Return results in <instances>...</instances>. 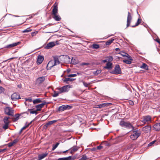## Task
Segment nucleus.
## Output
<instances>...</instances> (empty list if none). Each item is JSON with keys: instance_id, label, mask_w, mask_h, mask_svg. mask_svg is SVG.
Listing matches in <instances>:
<instances>
[{"instance_id": "obj_1", "label": "nucleus", "mask_w": 160, "mask_h": 160, "mask_svg": "<svg viewBox=\"0 0 160 160\" xmlns=\"http://www.w3.org/2000/svg\"><path fill=\"white\" fill-rule=\"evenodd\" d=\"M52 18L56 21H59L61 19L58 14V8L57 5H54L52 10Z\"/></svg>"}, {"instance_id": "obj_2", "label": "nucleus", "mask_w": 160, "mask_h": 160, "mask_svg": "<svg viewBox=\"0 0 160 160\" xmlns=\"http://www.w3.org/2000/svg\"><path fill=\"white\" fill-rule=\"evenodd\" d=\"M141 134V132L139 130L136 129H134L130 136V138L133 140H135L140 136Z\"/></svg>"}, {"instance_id": "obj_3", "label": "nucleus", "mask_w": 160, "mask_h": 160, "mask_svg": "<svg viewBox=\"0 0 160 160\" xmlns=\"http://www.w3.org/2000/svg\"><path fill=\"white\" fill-rule=\"evenodd\" d=\"M119 124L122 127L128 128H132L133 129V127L130 123L128 122H125L123 120H122L120 121Z\"/></svg>"}, {"instance_id": "obj_4", "label": "nucleus", "mask_w": 160, "mask_h": 160, "mask_svg": "<svg viewBox=\"0 0 160 160\" xmlns=\"http://www.w3.org/2000/svg\"><path fill=\"white\" fill-rule=\"evenodd\" d=\"M141 122L144 124H149L151 122V118L150 116L143 117L142 118Z\"/></svg>"}, {"instance_id": "obj_5", "label": "nucleus", "mask_w": 160, "mask_h": 160, "mask_svg": "<svg viewBox=\"0 0 160 160\" xmlns=\"http://www.w3.org/2000/svg\"><path fill=\"white\" fill-rule=\"evenodd\" d=\"M121 72H122L120 67L119 65L118 64H116L115 66L114 70L112 71L111 72V73L118 74H120Z\"/></svg>"}, {"instance_id": "obj_6", "label": "nucleus", "mask_w": 160, "mask_h": 160, "mask_svg": "<svg viewBox=\"0 0 160 160\" xmlns=\"http://www.w3.org/2000/svg\"><path fill=\"white\" fill-rule=\"evenodd\" d=\"M4 110L5 113L9 115H12L14 111L12 108L9 107H6Z\"/></svg>"}, {"instance_id": "obj_7", "label": "nucleus", "mask_w": 160, "mask_h": 160, "mask_svg": "<svg viewBox=\"0 0 160 160\" xmlns=\"http://www.w3.org/2000/svg\"><path fill=\"white\" fill-rule=\"evenodd\" d=\"M48 103L45 101H43L42 103L39 105H37L35 106L36 108V110L37 111H40L41 109L44 107V106Z\"/></svg>"}, {"instance_id": "obj_8", "label": "nucleus", "mask_w": 160, "mask_h": 160, "mask_svg": "<svg viewBox=\"0 0 160 160\" xmlns=\"http://www.w3.org/2000/svg\"><path fill=\"white\" fill-rule=\"evenodd\" d=\"M132 18V16L130 12H128V15L127 17V27H128L130 26V23L131 22Z\"/></svg>"}, {"instance_id": "obj_9", "label": "nucleus", "mask_w": 160, "mask_h": 160, "mask_svg": "<svg viewBox=\"0 0 160 160\" xmlns=\"http://www.w3.org/2000/svg\"><path fill=\"white\" fill-rule=\"evenodd\" d=\"M68 87L69 86L65 85L61 88H58L57 89L59 90V92L62 93L64 92H68Z\"/></svg>"}, {"instance_id": "obj_10", "label": "nucleus", "mask_w": 160, "mask_h": 160, "mask_svg": "<svg viewBox=\"0 0 160 160\" xmlns=\"http://www.w3.org/2000/svg\"><path fill=\"white\" fill-rule=\"evenodd\" d=\"M11 98L12 99L13 101H16L20 98L19 94L16 93H14L12 94L11 96Z\"/></svg>"}, {"instance_id": "obj_11", "label": "nucleus", "mask_w": 160, "mask_h": 160, "mask_svg": "<svg viewBox=\"0 0 160 160\" xmlns=\"http://www.w3.org/2000/svg\"><path fill=\"white\" fill-rule=\"evenodd\" d=\"M45 77H42L38 78L36 81V83L38 84H40L42 83L45 80Z\"/></svg>"}, {"instance_id": "obj_12", "label": "nucleus", "mask_w": 160, "mask_h": 160, "mask_svg": "<svg viewBox=\"0 0 160 160\" xmlns=\"http://www.w3.org/2000/svg\"><path fill=\"white\" fill-rule=\"evenodd\" d=\"M111 104H112L110 103H104L99 105H97L96 106V107L97 108H100L105 107L108 106Z\"/></svg>"}, {"instance_id": "obj_13", "label": "nucleus", "mask_w": 160, "mask_h": 160, "mask_svg": "<svg viewBox=\"0 0 160 160\" xmlns=\"http://www.w3.org/2000/svg\"><path fill=\"white\" fill-rule=\"evenodd\" d=\"M55 44L54 42H50L47 44L46 46L45 47V48L46 49H49L55 46Z\"/></svg>"}, {"instance_id": "obj_14", "label": "nucleus", "mask_w": 160, "mask_h": 160, "mask_svg": "<svg viewBox=\"0 0 160 160\" xmlns=\"http://www.w3.org/2000/svg\"><path fill=\"white\" fill-rule=\"evenodd\" d=\"M75 79H76L74 78H71L69 77H67V75H66L65 76V79L63 80V81L66 83H68L69 81L72 82L74 80H75Z\"/></svg>"}, {"instance_id": "obj_15", "label": "nucleus", "mask_w": 160, "mask_h": 160, "mask_svg": "<svg viewBox=\"0 0 160 160\" xmlns=\"http://www.w3.org/2000/svg\"><path fill=\"white\" fill-rule=\"evenodd\" d=\"M54 66H55V65L54 63V61H53V60H51L48 62L47 64V69H50Z\"/></svg>"}, {"instance_id": "obj_16", "label": "nucleus", "mask_w": 160, "mask_h": 160, "mask_svg": "<svg viewBox=\"0 0 160 160\" xmlns=\"http://www.w3.org/2000/svg\"><path fill=\"white\" fill-rule=\"evenodd\" d=\"M151 129V127L150 126H146L142 128V131L146 133L149 132Z\"/></svg>"}, {"instance_id": "obj_17", "label": "nucleus", "mask_w": 160, "mask_h": 160, "mask_svg": "<svg viewBox=\"0 0 160 160\" xmlns=\"http://www.w3.org/2000/svg\"><path fill=\"white\" fill-rule=\"evenodd\" d=\"M48 153L46 152L45 153L39 155L38 156V160H42L46 157L48 155Z\"/></svg>"}, {"instance_id": "obj_18", "label": "nucleus", "mask_w": 160, "mask_h": 160, "mask_svg": "<svg viewBox=\"0 0 160 160\" xmlns=\"http://www.w3.org/2000/svg\"><path fill=\"white\" fill-rule=\"evenodd\" d=\"M44 60V57L43 56L39 55L38 57L37 60V63L38 64H41Z\"/></svg>"}, {"instance_id": "obj_19", "label": "nucleus", "mask_w": 160, "mask_h": 160, "mask_svg": "<svg viewBox=\"0 0 160 160\" xmlns=\"http://www.w3.org/2000/svg\"><path fill=\"white\" fill-rule=\"evenodd\" d=\"M79 149V148L75 146H74L70 149L71 150L70 153L73 154L74 152H76Z\"/></svg>"}, {"instance_id": "obj_20", "label": "nucleus", "mask_w": 160, "mask_h": 160, "mask_svg": "<svg viewBox=\"0 0 160 160\" xmlns=\"http://www.w3.org/2000/svg\"><path fill=\"white\" fill-rule=\"evenodd\" d=\"M20 42H17L14 43L12 44H11L8 45H7L6 46V48H10L16 46L20 43Z\"/></svg>"}, {"instance_id": "obj_21", "label": "nucleus", "mask_w": 160, "mask_h": 160, "mask_svg": "<svg viewBox=\"0 0 160 160\" xmlns=\"http://www.w3.org/2000/svg\"><path fill=\"white\" fill-rule=\"evenodd\" d=\"M112 64L110 62H108L106 64V66L104 67V68L110 69H112Z\"/></svg>"}, {"instance_id": "obj_22", "label": "nucleus", "mask_w": 160, "mask_h": 160, "mask_svg": "<svg viewBox=\"0 0 160 160\" xmlns=\"http://www.w3.org/2000/svg\"><path fill=\"white\" fill-rule=\"evenodd\" d=\"M68 105H62L59 107L58 110L60 111H63L66 110L69 107Z\"/></svg>"}, {"instance_id": "obj_23", "label": "nucleus", "mask_w": 160, "mask_h": 160, "mask_svg": "<svg viewBox=\"0 0 160 160\" xmlns=\"http://www.w3.org/2000/svg\"><path fill=\"white\" fill-rule=\"evenodd\" d=\"M154 129L157 131L160 130V122L155 124L153 126Z\"/></svg>"}, {"instance_id": "obj_24", "label": "nucleus", "mask_w": 160, "mask_h": 160, "mask_svg": "<svg viewBox=\"0 0 160 160\" xmlns=\"http://www.w3.org/2000/svg\"><path fill=\"white\" fill-rule=\"evenodd\" d=\"M54 63L55 65L59 64L60 63V61L59 60L58 58L57 57H53Z\"/></svg>"}, {"instance_id": "obj_25", "label": "nucleus", "mask_w": 160, "mask_h": 160, "mask_svg": "<svg viewBox=\"0 0 160 160\" xmlns=\"http://www.w3.org/2000/svg\"><path fill=\"white\" fill-rule=\"evenodd\" d=\"M141 68H142L146 70H148V66L147 64L144 63H143L142 65L140 67Z\"/></svg>"}, {"instance_id": "obj_26", "label": "nucleus", "mask_w": 160, "mask_h": 160, "mask_svg": "<svg viewBox=\"0 0 160 160\" xmlns=\"http://www.w3.org/2000/svg\"><path fill=\"white\" fill-rule=\"evenodd\" d=\"M58 120H54L52 121H50L46 124L45 126H46V127H48V126L53 124V123L56 122Z\"/></svg>"}, {"instance_id": "obj_27", "label": "nucleus", "mask_w": 160, "mask_h": 160, "mask_svg": "<svg viewBox=\"0 0 160 160\" xmlns=\"http://www.w3.org/2000/svg\"><path fill=\"white\" fill-rule=\"evenodd\" d=\"M42 102V100L40 98H38L33 101V102L34 104Z\"/></svg>"}, {"instance_id": "obj_28", "label": "nucleus", "mask_w": 160, "mask_h": 160, "mask_svg": "<svg viewBox=\"0 0 160 160\" xmlns=\"http://www.w3.org/2000/svg\"><path fill=\"white\" fill-rule=\"evenodd\" d=\"M28 111H29L30 114H35L36 115L37 114V112L36 110H33V109H28Z\"/></svg>"}, {"instance_id": "obj_29", "label": "nucleus", "mask_w": 160, "mask_h": 160, "mask_svg": "<svg viewBox=\"0 0 160 160\" xmlns=\"http://www.w3.org/2000/svg\"><path fill=\"white\" fill-rule=\"evenodd\" d=\"M89 158L87 157L86 155L84 154L82 156L81 158L79 159V160H87Z\"/></svg>"}, {"instance_id": "obj_30", "label": "nucleus", "mask_w": 160, "mask_h": 160, "mask_svg": "<svg viewBox=\"0 0 160 160\" xmlns=\"http://www.w3.org/2000/svg\"><path fill=\"white\" fill-rule=\"evenodd\" d=\"M71 157L69 156L66 158H59L58 159V160H71Z\"/></svg>"}, {"instance_id": "obj_31", "label": "nucleus", "mask_w": 160, "mask_h": 160, "mask_svg": "<svg viewBox=\"0 0 160 160\" xmlns=\"http://www.w3.org/2000/svg\"><path fill=\"white\" fill-rule=\"evenodd\" d=\"M114 40V39L112 38L111 39L108 40L106 42V45H110L113 42V41Z\"/></svg>"}, {"instance_id": "obj_32", "label": "nucleus", "mask_w": 160, "mask_h": 160, "mask_svg": "<svg viewBox=\"0 0 160 160\" xmlns=\"http://www.w3.org/2000/svg\"><path fill=\"white\" fill-rule=\"evenodd\" d=\"M78 62V61L77 59L74 58H72L71 61V63L73 64H76Z\"/></svg>"}, {"instance_id": "obj_33", "label": "nucleus", "mask_w": 160, "mask_h": 160, "mask_svg": "<svg viewBox=\"0 0 160 160\" xmlns=\"http://www.w3.org/2000/svg\"><path fill=\"white\" fill-rule=\"evenodd\" d=\"M155 143L156 145H157L158 143V142H157L156 140H154L148 144V146H152L153 145V144Z\"/></svg>"}, {"instance_id": "obj_34", "label": "nucleus", "mask_w": 160, "mask_h": 160, "mask_svg": "<svg viewBox=\"0 0 160 160\" xmlns=\"http://www.w3.org/2000/svg\"><path fill=\"white\" fill-rule=\"evenodd\" d=\"M9 118L6 117L3 119V121L5 124H9V122L8 121Z\"/></svg>"}, {"instance_id": "obj_35", "label": "nucleus", "mask_w": 160, "mask_h": 160, "mask_svg": "<svg viewBox=\"0 0 160 160\" xmlns=\"http://www.w3.org/2000/svg\"><path fill=\"white\" fill-rule=\"evenodd\" d=\"M60 93H61L59 92V90L58 92H57L56 91H54V94L52 96L54 97H55L58 96Z\"/></svg>"}, {"instance_id": "obj_36", "label": "nucleus", "mask_w": 160, "mask_h": 160, "mask_svg": "<svg viewBox=\"0 0 160 160\" xmlns=\"http://www.w3.org/2000/svg\"><path fill=\"white\" fill-rule=\"evenodd\" d=\"M141 19L140 18H138L135 25L134 26H132V27H134L135 26H138L141 22Z\"/></svg>"}, {"instance_id": "obj_37", "label": "nucleus", "mask_w": 160, "mask_h": 160, "mask_svg": "<svg viewBox=\"0 0 160 160\" xmlns=\"http://www.w3.org/2000/svg\"><path fill=\"white\" fill-rule=\"evenodd\" d=\"M132 61L131 60H122V62L126 64H130L132 63Z\"/></svg>"}, {"instance_id": "obj_38", "label": "nucleus", "mask_w": 160, "mask_h": 160, "mask_svg": "<svg viewBox=\"0 0 160 160\" xmlns=\"http://www.w3.org/2000/svg\"><path fill=\"white\" fill-rule=\"evenodd\" d=\"M101 71L100 70H98L96 71H94L93 72V74L95 75H98V74L101 73Z\"/></svg>"}, {"instance_id": "obj_39", "label": "nucleus", "mask_w": 160, "mask_h": 160, "mask_svg": "<svg viewBox=\"0 0 160 160\" xmlns=\"http://www.w3.org/2000/svg\"><path fill=\"white\" fill-rule=\"evenodd\" d=\"M32 31V29H30V28H28L25 30L22 31V32L23 33H25L30 32Z\"/></svg>"}, {"instance_id": "obj_40", "label": "nucleus", "mask_w": 160, "mask_h": 160, "mask_svg": "<svg viewBox=\"0 0 160 160\" xmlns=\"http://www.w3.org/2000/svg\"><path fill=\"white\" fill-rule=\"evenodd\" d=\"M92 47V48L94 49H98L99 48V46L97 44H93Z\"/></svg>"}, {"instance_id": "obj_41", "label": "nucleus", "mask_w": 160, "mask_h": 160, "mask_svg": "<svg viewBox=\"0 0 160 160\" xmlns=\"http://www.w3.org/2000/svg\"><path fill=\"white\" fill-rule=\"evenodd\" d=\"M59 144V143L57 142L55 145H53L52 148V150H54L58 147Z\"/></svg>"}, {"instance_id": "obj_42", "label": "nucleus", "mask_w": 160, "mask_h": 160, "mask_svg": "<svg viewBox=\"0 0 160 160\" xmlns=\"http://www.w3.org/2000/svg\"><path fill=\"white\" fill-rule=\"evenodd\" d=\"M77 76L76 74H70L67 75V77H74Z\"/></svg>"}, {"instance_id": "obj_43", "label": "nucleus", "mask_w": 160, "mask_h": 160, "mask_svg": "<svg viewBox=\"0 0 160 160\" xmlns=\"http://www.w3.org/2000/svg\"><path fill=\"white\" fill-rule=\"evenodd\" d=\"M8 125L9 124H5L3 126L2 128L6 130L8 129Z\"/></svg>"}, {"instance_id": "obj_44", "label": "nucleus", "mask_w": 160, "mask_h": 160, "mask_svg": "<svg viewBox=\"0 0 160 160\" xmlns=\"http://www.w3.org/2000/svg\"><path fill=\"white\" fill-rule=\"evenodd\" d=\"M108 61L110 62L112 61L113 58L112 56H109L107 58Z\"/></svg>"}, {"instance_id": "obj_45", "label": "nucleus", "mask_w": 160, "mask_h": 160, "mask_svg": "<svg viewBox=\"0 0 160 160\" xmlns=\"http://www.w3.org/2000/svg\"><path fill=\"white\" fill-rule=\"evenodd\" d=\"M126 54L127 55H126V57H127L128 58V59L129 60H132V61L133 60V59H132V58L131 57V56H130V55H128V54L127 53H126Z\"/></svg>"}, {"instance_id": "obj_46", "label": "nucleus", "mask_w": 160, "mask_h": 160, "mask_svg": "<svg viewBox=\"0 0 160 160\" xmlns=\"http://www.w3.org/2000/svg\"><path fill=\"white\" fill-rule=\"evenodd\" d=\"M4 91V88L0 86V94L3 92Z\"/></svg>"}, {"instance_id": "obj_47", "label": "nucleus", "mask_w": 160, "mask_h": 160, "mask_svg": "<svg viewBox=\"0 0 160 160\" xmlns=\"http://www.w3.org/2000/svg\"><path fill=\"white\" fill-rule=\"evenodd\" d=\"M83 83L84 86L86 87H88V86L90 84V83H87L85 82H83Z\"/></svg>"}, {"instance_id": "obj_48", "label": "nucleus", "mask_w": 160, "mask_h": 160, "mask_svg": "<svg viewBox=\"0 0 160 160\" xmlns=\"http://www.w3.org/2000/svg\"><path fill=\"white\" fill-rule=\"evenodd\" d=\"M19 140L18 139H16L14 140L12 142L13 144L14 145L15 144H16L18 142V141Z\"/></svg>"}, {"instance_id": "obj_49", "label": "nucleus", "mask_w": 160, "mask_h": 160, "mask_svg": "<svg viewBox=\"0 0 160 160\" xmlns=\"http://www.w3.org/2000/svg\"><path fill=\"white\" fill-rule=\"evenodd\" d=\"M19 114L16 115H15V120L16 121V120H18L19 119Z\"/></svg>"}, {"instance_id": "obj_50", "label": "nucleus", "mask_w": 160, "mask_h": 160, "mask_svg": "<svg viewBox=\"0 0 160 160\" xmlns=\"http://www.w3.org/2000/svg\"><path fill=\"white\" fill-rule=\"evenodd\" d=\"M8 145L9 147H11L14 145L12 142L9 143Z\"/></svg>"}, {"instance_id": "obj_51", "label": "nucleus", "mask_w": 160, "mask_h": 160, "mask_svg": "<svg viewBox=\"0 0 160 160\" xmlns=\"http://www.w3.org/2000/svg\"><path fill=\"white\" fill-rule=\"evenodd\" d=\"M103 148V147L101 145H99L97 147V148L98 149L100 150Z\"/></svg>"}, {"instance_id": "obj_52", "label": "nucleus", "mask_w": 160, "mask_h": 160, "mask_svg": "<svg viewBox=\"0 0 160 160\" xmlns=\"http://www.w3.org/2000/svg\"><path fill=\"white\" fill-rule=\"evenodd\" d=\"M28 127V125H25L21 129H22V130H23L25 129Z\"/></svg>"}, {"instance_id": "obj_53", "label": "nucleus", "mask_w": 160, "mask_h": 160, "mask_svg": "<svg viewBox=\"0 0 160 160\" xmlns=\"http://www.w3.org/2000/svg\"><path fill=\"white\" fill-rule=\"evenodd\" d=\"M71 71V69L70 68H68L67 69L66 72H67L68 73Z\"/></svg>"}, {"instance_id": "obj_54", "label": "nucleus", "mask_w": 160, "mask_h": 160, "mask_svg": "<svg viewBox=\"0 0 160 160\" xmlns=\"http://www.w3.org/2000/svg\"><path fill=\"white\" fill-rule=\"evenodd\" d=\"M34 119H33V120L31 121L29 123H28V124H27V125H28V127L29 126V125H30L33 121H34Z\"/></svg>"}, {"instance_id": "obj_55", "label": "nucleus", "mask_w": 160, "mask_h": 160, "mask_svg": "<svg viewBox=\"0 0 160 160\" xmlns=\"http://www.w3.org/2000/svg\"><path fill=\"white\" fill-rule=\"evenodd\" d=\"M26 101H28L29 102H31L32 101V99H31V98H30V99H29V98L27 99H26Z\"/></svg>"}, {"instance_id": "obj_56", "label": "nucleus", "mask_w": 160, "mask_h": 160, "mask_svg": "<svg viewBox=\"0 0 160 160\" xmlns=\"http://www.w3.org/2000/svg\"><path fill=\"white\" fill-rule=\"evenodd\" d=\"M129 103L131 105H134V103L132 101H130Z\"/></svg>"}, {"instance_id": "obj_57", "label": "nucleus", "mask_w": 160, "mask_h": 160, "mask_svg": "<svg viewBox=\"0 0 160 160\" xmlns=\"http://www.w3.org/2000/svg\"><path fill=\"white\" fill-rule=\"evenodd\" d=\"M82 65H89V63H82Z\"/></svg>"}, {"instance_id": "obj_58", "label": "nucleus", "mask_w": 160, "mask_h": 160, "mask_svg": "<svg viewBox=\"0 0 160 160\" xmlns=\"http://www.w3.org/2000/svg\"><path fill=\"white\" fill-rule=\"evenodd\" d=\"M107 60H108L107 59H105V60H103L102 61V62H103L105 63V62H107Z\"/></svg>"}, {"instance_id": "obj_59", "label": "nucleus", "mask_w": 160, "mask_h": 160, "mask_svg": "<svg viewBox=\"0 0 160 160\" xmlns=\"http://www.w3.org/2000/svg\"><path fill=\"white\" fill-rule=\"evenodd\" d=\"M22 131H23V130H22V129H21V130H20V132H19V134H20L21 133H22Z\"/></svg>"}, {"instance_id": "obj_60", "label": "nucleus", "mask_w": 160, "mask_h": 160, "mask_svg": "<svg viewBox=\"0 0 160 160\" xmlns=\"http://www.w3.org/2000/svg\"><path fill=\"white\" fill-rule=\"evenodd\" d=\"M120 54H121V55L123 57H126V55H125V54H121V53Z\"/></svg>"}, {"instance_id": "obj_61", "label": "nucleus", "mask_w": 160, "mask_h": 160, "mask_svg": "<svg viewBox=\"0 0 160 160\" xmlns=\"http://www.w3.org/2000/svg\"><path fill=\"white\" fill-rule=\"evenodd\" d=\"M157 41L160 44V40L159 39L157 40Z\"/></svg>"}, {"instance_id": "obj_62", "label": "nucleus", "mask_w": 160, "mask_h": 160, "mask_svg": "<svg viewBox=\"0 0 160 160\" xmlns=\"http://www.w3.org/2000/svg\"><path fill=\"white\" fill-rule=\"evenodd\" d=\"M120 50V49L119 48H116L115 49V50L116 51H118V50Z\"/></svg>"}, {"instance_id": "obj_63", "label": "nucleus", "mask_w": 160, "mask_h": 160, "mask_svg": "<svg viewBox=\"0 0 160 160\" xmlns=\"http://www.w3.org/2000/svg\"><path fill=\"white\" fill-rule=\"evenodd\" d=\"M68 150H66V151H64L63 152H63V153H64L66 152H68Z\"/></svg>"}, {"instance_id": "obj_64", "label": "nucleus", "mask_w": 160, "mask_h": 160, "mask_svg": "<svg viewBox=\"0 0 160 160\" xmlns=\"http://www.w3.org/2000/svg\"><path fill=\"white\" fill-rule=\"evenodd\" d=\"M34 33H35V32H34L32 33V36H33L34 35H33V34Z\"/></svg>"}]
</instances>
